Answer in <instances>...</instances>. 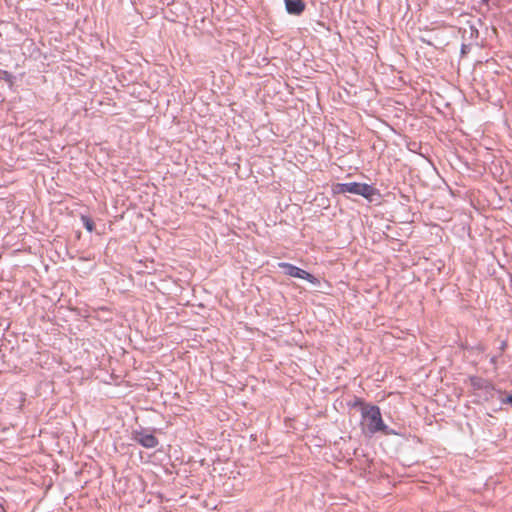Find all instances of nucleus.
<instances>
[{"label": "nucleus", "mask_w": 512, "mask_h": 512, "mask_svg": "<svg viewBox=\"0 0 512 512\" xmlns=\"http://www.w3.org/2000/svg\"><path fill=\"white\" fill-rule=\"evenodd\" d=\"M361 428L365 435H373L383 432L386 435L393 434V431L383 422L380 409L374 405H367L362 408Z\"/></svg>", "instance_id": "obj_1"}, {"label": "nucleus", "mask_w": 512, "mask_h": 512, "mask_svg": "<svg viewBox=\"0 0 512 512\" xmlns=\"http://www.w3.org/2000/svg\"><path fill=\"white\" fill-rule=\"evenodd\" d=\"M279 267L284 270V273L286 275L307 280L308 282L312 283L313 285L319 284V280L316 277H314L312 274H310L307 271H305L299 267H296L292 264L283 262V263H279Z\"/></svg>", "instance_id": "obj_2"}, {"label": "nucleus", "mask_w": 512, "mask_h": 512, "mask_svg": "<svg viewBox=\"0 0 512 512\" xmlns=\"http://www.w3.org/2000/svg\"><path fill=\"white\" fill-rule=\"evenodd\" d=\"M285 7L289 14L299 15L305 9V4L302 0H285Z\"/></svg>", "instance_id": "obj_3"}, {"label": "nucleus", "mask_w": 512, "mask_h": 512, "mask_svg": "<svg viewBox=\"0 0 512 512\" xmlns=\"http://www.w3.org/2000/svg\"><path fill=\"white\" fill-rule=\"evenodd\" d=\"M135 439L146 448H154L158 444L156 437L152 434L139 433Z\"/></svg>", "instance_id": "obj_4"}, {"label": "nucleus", "mask_w": 512, "mask_h": 512, "mask_svg": "<svg viewBox=\"0 0 512 512\" xmlns=\"http://www.w3.org/2000/svg\"><path fill=\"white\" fill-rule=\"evenodd\" d=\"M359 191V183L357 182H348L338 184V192L340 193H351L358 195Z\"/></svg>", "instance_id": "obj_5"}, {"label": "nucleus", "mask_w": 512, "mask_h": 512, "mask_svg": "<svg viewBox=\"0 0 512 512\" xmlns=\"http://www.w3.org/2000/svg\"><path fill=\"white\" fill-rule=\"evenodd\" d=\"M375 192L376 190L371 185L359 183L358 195H361L366 199H371L374 196Z\"/></svg>", "instance_id": "obj_6"}, {"label": "nucleus", "mask_w": 512, "mask_h": 512, "mask_svg": "<svg viewBox=\"0 0 512 512\" xmlns=\"http://www.w3.org/2000/svg\"><path fill=\"white\" fill-rule=\"evenodd\" d=\"M470 381H471V385H472L475 389H484V390H487V391H488V390H490V389H492L491 384H490L488 381H486V380H484V379H482V378H479V377H472V378L470 379Z\"/></svg>", "instance_id": "obj_7"}, {"label": "nucleus", "mask_w": 512, "mask_h": 512, "mask_svg": "<svg viewBox=\"0 0 512 512\" xmlns=\"http://www.w3.org/2000/svg\"><path fill=\"white\" fill-rule=\"evenodd\" d=\"M82 220L84 222L85 228L88 231L91 232L93 230V223H92V221L89 218H87V217H82Z\"/></svg>", "instance_id": "obj_8"}, {"label": "nucleus", "mask_w": 512, "mask_h": 512, "mask_svg": "<svg viewBox=\"0 0 512 512\" xmlns=\"http://www.w3.org/2000/svg\"><path fill=\"white\" fill-rule=\"evenodd\" d=\"M10 74L7 71L0 70V79H4L6 81L10 80Z\"/></svg>", "instance_id": "obj_9"}, {"label": "nucleus", "mask_w": 512, "mask_h": 512, "mask_svg": "<svg viewBox=\"0 0 512 512\" xmlns=\"http://www.w3.org/2000/svg\"><path fill=\"white\" fill-rule=\"evenodd\" d=\"M504 402L512 404V395H509Z\"/></svg>", "instance_id": "obj_10"}]
</instances>
